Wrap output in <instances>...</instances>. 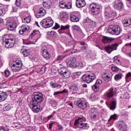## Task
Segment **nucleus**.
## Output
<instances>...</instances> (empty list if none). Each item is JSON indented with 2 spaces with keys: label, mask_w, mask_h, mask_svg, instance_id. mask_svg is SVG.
I'll list each match as a JSON object with an SVG mask.
<instances>
[{
  "label": "nucleus",
  "mask_w": 131,
  "mask_h": 131,
  "mask_svg": "<svg viewBox=\"0 0 131 131\" xmlns=\"http://www.w3.org/2000/svg\"><path fill=\"white\" fill-rule=\"evenodd\" d=\"M112 70L114 71V72H117V71L119 70V69L117 67H112Z\"/></svg>",
  "instance_id": "obj_46"
},
{
  "label": "nucleus",
  "mask_w": 131,
  "mask_h": 131,
  "mask_svg": "<svg viewBox=\"0 0 131 131\" xmlns=\"http://www.w3.org/2000/svg\"><path fill=\"white\" fill-rule=\"evenodd\" d=\"M47 48L46 46H43V47L41 49V51H42V55H43V54H46V53L48 52L47 51Z\"/></svg>",
  "instance_id": "obj_41"
},
{
  "label": "nucleus",
  "mask_w": 131,
  "mask_h": 131,
  "mask_svg": "<svg viewBox=\"0 0 131 131\" xmlns=\"http://www.w3.org/2000/svg\"><path fill=\"white\" fill-rule=\"evenodd\" d=\"M93 114L92 116V118H97V117H99V116L100 115V113L98 112V111H95L93 110Z\"/></svg>",
  "instance_id": "obj_26"
},
{
  "label": "nucleus",
  "mask_w": 131,
  "mask_h": 131,
  "mask_svg": "<svg viewBox=\"0 0 131 131\" xmlns=\"http://www.w3.org/2000/svg\"><path fill=\"white\" fill-rule=\"evenodd\" d=\"M12 11L13 12H17L18 9L14 7H12Z\"/></svg>",
  "instance_id": "obj_61"
},
{
  "label": "nucleus",
  "mask_w": 131,
  "mask_h": 131,
  "mask_svg": "<svg viewBox=\"0 0 131 131\" xmlns=\"http://www.w3.org/2000/svg\"><path fill=\"white\" fill-rule=\"evenodd\" d=\"M21 53H23V55L24 57H27L30 54V53H29V50L28 49H21Z\"/></svg>",
  "instance_id": "obj_25"
},
{
  "label": "nucleus",
  "mask_w": 131,
  "mask_h": 131,
  "mask_svg": "<svg viewBox=\"0 0 131 131\" xmlns=\"http://www.w3.org/2000/svg\"><path fill=\"white\" fill-rule=\"evenodd\" d=\"M122 116H127L128 115V112H126V111H123L122 112Z\"/></svg>",
  "instance_id": "obj_47"
},
{
  "label": "nucleus",
  "mask_w": 131,
  "mask_h": 131,
  "mask_svg": "<svg viewBox=\"0 0 131 131\" xmlns=\"http://www.w3.org/2000/svg\"><path fill=\"white\" fill-rule=\"evenodd\" d=\"M31 103L37 104H41L44 100L43 95L39 92H34L31 96Z\"/></svg>",
  "instance_id": "obj_1"
},
{
  "label": "nucleus",
  "mask_w": 131,
  "mask_h": 131,
  "mask_svg": "<svg viewBox=\"0 0 131 131\" xmlns=\"http://www.w3.org/2000/svg\"><path fill=\"white\" fill-rule=\"evenodd\" d=\"M80 1L82 2V0H77L76 2V6L77 8H81V3H80Z\"/></svg>",
  "instance_id": "obj_36"
},
{
  "label": "nucleus",
  "mask_w": 131,
  "mask_h": 131,
  "mask_svg": "<svg viewBox=\"0 0 131 131\" xmlns=\"http://www.w3.org/2000/svg\"><path fill=\"white\" fill-rule=\"evenodd\" d=\"M21 68H22V64H21L20 62L16 61L12 64L11 70L13 71V72H17V71L21 70Z\"/></svg>",
  "instance_id": "obj_11"
},
{
  "label": "nucleus",
  "mask_w": 131,
  "mask_h": 131,
  "mask_svg": "<svg viewBox=\"0 0 131 131\" xmlns=\"http://www.w3.org/2000/svg\"><path fill=\"white\" fill-rule=\"evenodd\" d=\"M54 24V21L52 18H49L46 19H44L41 22V26L44 28H50L52 27Z\"/></svg>",
  "instance_id": "obj_4"
},
{
  "label": "nucleus",
  "mask_w": 131,
  "mask_h": 131,
  "mask_svg": "<svg viewBox=\"0 0 131 131\" xmlns=\"http://www.w3.org/2000/svg\"><path fill=\"white\" fill-rule=\"evenodd\" d=\"M123 24L124 26H125V27H126L127 26H129V25H131L129 20H127V19L124 20L123 21Z\"/></svg>",
  "instance_id": "obj_33"
},
{
  "label": "nucleus",
  "mask_w": 131,
  "mask_h": 131,
  "mask_svg": "<svg viewBox=\"0 0 131 131\" xmlns=\"http://www.w3.org/2000/svg\"><path fill=\"white\" fill-rule=\"evenodd\" d=\"M118 128L121 131H127V126H126L125 123L122 122L118 124Z\"/></svg>",
  "instance_id": "obj_16"
},
{
  "label": "nucleus",
  "mask_w": 131,
  "mask_h": 131,
  "mask_svg": "<svg viewBox=\"0 0 131 131\" xmlns=\"http://www.w3.org/2000/svg\"><path fill=\"white\" fill-rule=\"evenodd\" d=\"M59 73L63 77V79H67V78L70 77V72L66 70L65 69H60L59 70Z\"/></svg>",
  "instance_id": "obj_8"
},
{
  "label": "nucleus",
  "mask_w": 131,
  "mask_h": 131,
  "mask_svg": "<svg viewBox=\"0 0 131 131\" xmlns=\"http://www.w3.org/2000/svg\"><path fill=\"white\" fill-rule=\"evenodd\" d=\"M75 62H76V58L74 57H69L66 60L68 67H76L74 66Z\"/></svg>",
  "instance_id": "obj_10"
},
{
  "label": "nucleus",
  "mask_w": 131,
  "mask_h": 131,
  "mask_svg": "<svg viewBox=\"0 0 131 131\" xmlns=\"http://www.w3.org/2000/svg\"><path fill=\"white\" fill-rule=\"evenodd\" d=\"M77 106H78L79 107V108H82V101H81V100H79L77 101Z\"/></svg>",
  "instance_id": "obj_39"
},
{
  "label": "nucleus",
  "mask_w": 131,
  "mask_h": 131,
  "mask_svg": "<svg viewBox=\"0 0 131 131\" xmlns=\"http://www.w3.org/2000/svg\"><path fill=\"white\" fill-rule=\"evenodd\" d=\"M58 28H60V25L58 24V23H55V26L53 27V29H58Z\"/></svg>",
  "instance_id": "obj_49"
},
{
  "label": "nucleus",
  "mask_w": 131,
  "mask_h": 131,
  "mask_svg": "<svg viewBox=\"0 0 131 131\" xmlns=\"http://www.w3.org/2000/svg\"><path fill=\"white\" fill-rule=\"evenodd\" d=\"M26 30H27V28L23 29L22 30H21L22 32L21 34L24 33L25 32V31H26Z\"/></svg>",
  "instance_id": "obj_60"
},
{
  "label": "nucleus",
  "mask_w": 131,
  "mask_h": 131,
  "mask_svg": "<svg viewBox=\"0 0 131 131\" xmlns=\"http://www.w3.org/2000/svg\"><path fill=\"white\" fill-rule=\"evenodd\" d=\"M108 33L113 35H119L121 33V29L118 25L111 26L108 28Z\"/></svg>",
  "instance_id": "obj_2"
},
{
  "label": "nucleus",
  "mask_w": 131,
  "mask_h": 131,
  "mask_svg": "<svg viewBox=\"0 0 131 131\" xmlns=\"http://www.w3.org/2000/svg\"><path fill=\"white\" fill-rule=\"evenodd\" d=\"M116 101L114 100L113 101L111 104H110V110L114 111L116 109Z\"/></svg>",
  "instance_id": "obj_23"
},
{
  "label": "nucleus",
  "mask_w": 131,
  "mask_h": 131,
  "mask_svg": "<svg viewBox=\"0 0 131 131\" xmlns=\"http://www.w3.org/2000/svg\"><path fill=\"white\" fill-rule=\"evenodd\" d=\"M36 34H39V32L38 31L34 30L33 33L31 34L30 37L32 38L34 35Z\"/></svg>",
  "instance_id": "obj_38"
},
{
  "label": "nucleus",
  "mask_w": 131,
  "mask_h": 131,
  "mask_svg": "<svg viewBox=\"0 0 131 131\" xmlns=\"http://www.w3.org/2000/svg\"><path fill=\"white\" fill-rule=\"evenodd\" d=\"M15 38H6L3 40V43L5 44V48H13L15 45Z\"/></svg>",
  "instance_id": "obj_6"
},
{
  "label": "nucleus",
  "mask_w": 131,
  "mask_h": 131,
  "mask_svg": "<svg viewBox=\"0 0 131 131\" xmlns=\"http://www.w3.org/2000/svg\"><path fill=\"white\" fill-rule=\"evenodd\" d=\"M82 119V118H79L78 119H76L75 121V123H74V125L75 126H78V127H79L80 129L82 128V127H79V125L82 126V123H80L81 122V120Z\"/></svg>",
  "instance_id": "obj_20"
},
{
  "label": "nucleus",
  "mask_w": 131,
  "mask_h": 131,
  "mask_svg": "<svg viewBox=\"0 0 131 131\" xmlns=\"http://www.w3.org/2000/svg\"><path fill=\"white\" fill-rule=\"evenodd\" d=\"M122 78V74L119 73L115 76V80L116 81H118V80H120L121 78Z\"/></svg>",
  "instance_id": "obj_29"
},
{
  "label": "nucleus",
  "mask_w": 131,
  "mask_h": 131,
  "mask_svg": "<svg viewBox=\"0 0 131 131\" xmlns=\"http://www.w3.org/2000/svg\"><path fill=\"white\" fill-rule=\"evenodd\" d=\"M83 127H85V129L89 128V125H88V123H85L84 124H83Z\"/></svg>",
  "instance_id": "obj_55"
},
{
  "label": "nucleus",
  "mask_w": 131,
  "mask_h": 131,
  "mask_svg": "<svg viewBox=\"0 0 131 131\" xmlns=\"http://www.w3.org/2000/svg\"><path fill=\"white\" fill-rule=\"evenodd\" d=\"M42 5L44 8L49 10L51 9V6H52V2L51 0H43Z\"/></svg>",
  "instance_id": "obj_15"
},
{
  "label": "nucleus",
  "mask_w": 131,
  "mask_h": 131,
  "mask_svg": "<svg viewBox=\"0 0 131 131\" xmlns=\"http://www.w3.org/2000/svg\"><path fill=\"white\" fill-rule=\"evenodd\" d=\"M73 30H79V28L77 26H74L73 27Z\"/></svg>",
  "instance_id": "obj_54"
},
{
  "label": "nucleus",
  "mask_w": 131,
  "mask_h": 131,
  "mask_svg": "<svg viewBox=\"0 0 131 131\" xmlns=\"http://www.w3.org/2000/svg\"><path fill=\"white\" fill-rule=\"evenodd\" d=\"M117 16V13H116V11L113 10L111 13V18L112 17H116Z\"/></svg>",
  "instance_id": "obj_42"
},
{
  "label": "nucleus",
  "mask_w": 131,
  "mask_h": 131,
  "mask_svg": "<svg viewBox=\"0 0 131 131\" xmlns=\"http://www.w3.org/2000/svg\"><path fill=\"white\" fill-rule=\"evenodd\" d=\"M115 63H117V64H118L119 65L121 64V62H120V60H119V59L116 60L115 61H114Z\"/></svg>",
  "instance_id": "obj_62"
},
{
  "label": "nucleus",
  "mask_w": 131,
  "mask_h": 131,
  "mask_svg": "<svg viewBox=\"0 0 131 131\" xmlns=\"http://www.w3.org/2000/svg\"><path fill=\"white\" fill-rule=\"evenodd\" d=\"M59 7L61 9H65L66 8V4H65V3H64V2H63V1H61L60 2H59Z\"/></svg>",
  "instance_id": "obj_35"
},
{
  "label": "nucleus",
  "mask_w": 131,
  "mask_h": 131,
  "mask_svg": "<svg viewBox=\"0 0 131 131\" xmlns=\"http://www.w3.org/2000/svg\"><path fill=\"white\" fill-rule=\"evenodd\" d=\"M91 100H92V101H94V100H95V99H96V96H95V95L92 94V95H91Z\"/></svg>",
  "instance_id": "obj_56"
},
{
  "label": "nucleus",
  "mask_w": 131,
  "mask_h": 131,
  "mask_svg": "<svg viewBox=\"0 0 131 131\" xmlns=\"http://www.w3.org/2000/svg\"><path fill=\"white\" fill-rule=\"evenodd\" d=\"M0 131H9V129L4 126H0Z\"/></svg>",
  "instance_id": "obj_48"
},
{
  "label": "nucleus",
  "mask_w": 131,
  "mask_h": 131,
  "mask_svg": "<svg viewBox=\"0 0 131 131\" xmlns=\"http://www.w3.org/2000/svg\"><path fill=\"white\" fill-rule=\"evenodd\" d=\"M112 119L113 120H116V119H117V114H114L111 115L108 121H110V120H112Z\"/></svg>",
  "instance_id": "obj_32"
},
{
  "label": "nucleus",
  "mask_w": 131,
  "mask_h": 131,
  "mask_svg": "<svg viewBox=\"0 0 131 131\" xmlns=\"http://www.w3.org/2000/svg\"><path fill=\"white\" fill-rule=\"evenodd\" d=\"M15 4L17 7H19V6H20V5L21 4V2L20 1V0H16Z\"/></svg>",
  "instance_id": "obj_53"
},
{
  "label": "nucleus",
  "mask_w": 131,
  "mask_h": 131,
  "mask_svg": "<svg viewBox=\"0 0 131 131\" xmlns=\"http://www.w3.org/2000/svg\"><path fill=\"white\" fill-rule=\"evenodd\" d=\"M70 90L71 92H73L74 93H75V92H77L78 90V88H77V86L75 85H72L70 87Z\"/></svg>",
  "instance_id": "obj_27"
},
{
  "label": "nucleus",
  "mask_w": 131,
  "mask_h": 131,
  "mask_svg": "<svg viewBox=\"0 0 131 131\" xmlns=\"http://www.w3.org/2000/svg\"><path fill=\"white\" fill-rule=\"evenodd\" d=\"M68 91L66 89H64L62 91H60L61 94H64L65 93H67Z\"/></svg>",
  "instance_id": "obj_59"
},
{
  "label": "nucleus",
  "mask_w": 131,
  "mask_h": 131,
  "mask_svg": "<svg viewBox=\"0 0 131 131\" xmlns=\"http://www.w3.org/2000/svg\"><path fill=\"white\" fill-rule=\"evenodd\" d=\"M66 56L65 55H58L56 58V61H62Z\"/></svg>",
  "instance_id": "obj_34"
},
{
  "label": "nucleus",
  "mask_w": 131,
  "mask_h": 131,
  "mask_svg": "<svg viewBox=\"0 0 131 131\" xmlns=\"http://www.w3.org/2000/svg\"><path fill=\"white\" fill-rule=\"evenodd\" d=\"M131 77V73L128 72L126 75V79H128V78H130Z\"/></svg>",
  "instance_id": "obj_52"
},
{
  "label": "nucleus",
  "mask_w": 131,
  "mask_h": 131,
  "mask_svg": "<svg viewBox=\"0 0 131 131\" xmlns=\"http://www.w3.org/2000/svg\"><path fill=\"white\" fill-rule=\"evenodd\" d=\"M69 28V26L66 25V26H61V28L59 30V31L60 30H65L66 29H68Z\"/></svg>",
  "instance_id": "obj_40"
},
{
  "label": "nucleus",
  "mask_w": 131,
  "mask_h": 131,
  "mask_svg": "<svg viewBox=\"0 0 131 131\" xmlns=\"http://www.w3.org/2000/svg\"><path fill=\"white\" fill-rule=\"evenodd\" d=\"M50 85L51 88H58V89H61V85L58 83H54L53 82H50Z\"/></svg>",
  "instance_id": "obj_28"
},
{
  "label": "nucleus",
  "mask_w": 131,
  "mask_h": 131,
  "mask_svg": "<svg viewBox=\"0 0 131 131\" xmlns=\"http://www.w3.org/2000/svg\"><path fill=\"white\" fill-rule=\"evenodd\" d=\"M5 74L6 77H9V76H10V71L6 70L5 71Z\"/></svg>",
  "instance_id": "obj_50"
},
{
  "label": "nucleus",
  "mask_w": 131,
  "mask_h": 131,
  "mask_svg": "<svg viewBox=\"0 0 131 131\" xmlns=\"http://www.w3.org/2000/svg\"><path fill=\"white\" fill-rule=\"evenodd\" d=\"M42 56L46 59H50L51 55L49 54V52H46V53H43Z\"/></svg>",
  "instance_id": "obj_37"
},
{
  "label": "nucleus",
  "mask_w": 131,
  "mask_h": 131,
  "mask_svg": "<svg viewBox=\"0 0 131 131\" xmlns=\"http://www.w3.org/2000/svg\"><path fill=\"white\" fill-rule=\"evenodd\" d=\"M17 28L16 26V24L15 23L12 22L10 23L9 27L8 28V30L10 31H13L15 28Z\"/></svg>",
  "instance_id": "obj_22"
},
{
  "label": "nucleus",
  "mask_w": 131,
  "mask_h": 131,
  "mask_svg": "<svg viewBox=\"0 0 131 131\" xmlns=\"http://www.w3.org/2000/svg\"><path fill=\"white\" fill-rule=\"evenodd\" d=\"M3 14V7L2 6H0V16H2Z\"/></svg>",
  "instance_id": "obj_57"
},
{
  "label": "nucleus",
  "mask_w": 131,
  "mask_h": 131,
  "mask_svg": "<svg viewBox=\"0 0 131 131\" xmlns=\"http://www.w3.org/2000/svg\"><path fill=\"white\" fill-rule=\"evenodd\" d=\"M101 83H102V80L101 79H98L97 80L95 84L98 86H100V85H101Z\"/></svg>",
  "instance_id": "obj_45"
},
{
  "label": "nucleus",
  "mask_w": 131,
  "mask_h": 131,
  "mask_svg": "<svg viewBox=\"0 0 131 131\" xmlns=\"http://www.w3.org/2000/svg\"><path fill=\"white\" fill-rule=\"evenodd\" d=\"M47 14V11L43 8H40L38 11L36 13V18H41V17H43Z\"/></svg>",
  "instance_id": "obj_12"
},
{
  "label": "nucleus",
  "mask_w": 131,
  "mask_h": 131,
  "mask_svg": "<svg viewBox=\"0 0 131 131\" xmlns=\"http://www.w3.org/2000/svg\"><path fill=\"white\" fill-rule=\"evenodd\" d=\"M32 108V110L33 112H34L35 113H38V112H39L40 111V108L39 105L40 104L39 103H36L35 102H31Z\"/></svg>",
  "instance_id": "obj_13"
},
{
  "label": "nucleus",
  "mask_w": 131,
  "mask_h": 131,
  "mask_svg": "<svg viewBox=\"0 0 131 131\" xmlns=\"http://www.w3.org/2000/svg\"><path fill=\"white\" fill-rule=\"evenodd\" d=\"M83 108L82 110L85 109L88 107V103L86 102H83Z\"/></svg>",
  "instance_id": "obj_51"
},
{
  "label": "nucleus",
  "mask_w": 131,
  "mask_h": 131,
  "mask_svg": "<svg viewBox=\"0 0 131 131\" xmlns=\"http://www.w3.org/2000/svg\"><path fill=\"white\" fill-rule=\"evenodd\" d=\"M83 23H87L88 25H90L91 27H95V25H96V23L90 19L89 17H86V18L83 19Z\"/></svg>",
  "instance_id": "obj_14"
},
{
  "label": "nucleus",
  "mask_w": 131,
  "mask_h": 131,
  "mask_svg": "<svg viewBox=\"0 0 131 131\" xmlns=\"http://www.w3.org/2000/svg\"><path fill=\"white\" fill-rule=\"evenodd\" d=\"M7 97L8 94H7L6 93L2 92L1 93H0V102L5 101Z\"/></svg>",
  "instance_id": "obj_21"
},
{
  "label": "nucleus",
  "mask_w": 131,
  "mask_h": 131,
  "mask_svg": "<svg viewBox=\"0 0 131 131\" xmlns=\"http://www.w3.org/2000/svg\"><path fill=\"white\" fill-rule=\"evenodd\" d=\"M90 7L93 15H98L100 12V8L97 4L92 3L90 5Z\"/></svg>",
  "instance_id": "obj_9"
},
{
  "label": "nucleus",
  "mask_w": 131,
  "mask_h": 131,
  "mask_svg": "<svg viewBox=\"0 0 131 131\" xmlns=\"http://www.w3.org/2000/svg\"><path fill=\"white\" fill-rule=\"evenodd\" d=\"M70 20L72 22H78L79 19L77 16H76L74 14H71L70 15Z\"/></svg>",
  "instance_id": "obj_24"
},
{
  "label": "nucleus",
  "mask_w": 131,
  "mask_h": 131,
  "mask_svg": "<svg viewBox=\"0 0 131 131\" xmlns=\"http://www.w3.org/2000/svg\"><path fill=\"white\" fill-rule=\"evenodd\" d=\"M99 88H100L99 86H98V85L95 84L92 86V90L94 91V92H95V93H97V92L99 91Z\"/></svg>",
  "instance_id": "obj_31"
},
{
  "label": "nucleus",
  "mask_w": 131,
  "mask_h": 131,
  "mask_svg": "<svg viewBox=\"0 0 131 131\" xmlns=\"http://www.w3.org/2000/svg\"><path fill=\"white\" fill-rule=\"evenodd\" d=\"M111 8L110 7L105 8L104 14L107 18H111Z\"/></svg>",
  "instance_id": "obj_18"
},
{
  "label": "nucleus",
  "mask_w": 131,
  "mask_h": 131,
  "mask_svg": "<svg viewBox=\"0 0 131 131\" xmlns=\"http://www.w3.org/2000/svg\"><path fill=\"white\" fill-rule=\"evenodd\" d=\"M119 46V44H118V43H115L112 45H107L104 48V50L107 54H110L112 53L113 51H116V50H117V47Z\"/></svg>",
  "instance_id": "obj_5"
},
{
  "label": "nucleus",
  "mask_w": 131,
  "mask_h": 131,
  "mask_svg": "<svg viewBox=\"0 0 131 131\" xmlns=\"http://www.w3.org/2000/svg\"><path fill=\"white\" fill-rule=\"evenodd\" d=\"M95 79H96V76L94 74H89L86 73L82 76V81L83 82L91 83V82H93Z\"/></svg>",
  "instance_id": "obj_3"
},
{
  "label": "nucleus",
  "mask_w": 131,
  "mask_h": 131,
  "mask_svg": "<svg viewBox=\"0 0 131 131\" xmlns=\"http://www.w3.org/2000/svg\"><path fill=\"white\" fill-rule=\"evenodd\" d=\"M112 40H113V38H111L107 36H103L102 39V41L104 43H109L111 42Z\"/></svg>",
  "instance_id": "obj_19"
},
{
  "label": "nucleus",
  "mask_w": 131,
  "mask_h": 131,
  "mask_svg": "<svg viewBox=\"0 0 131 131\" xmlns=\"http://www.w3.org/2000/svg\"><path fill=\"white\" fill-rule=\"evenodd\" d=\"M115 94H116V92L113 88H111L108 92H106L104 94V97L106 100H109V99H111L113 97L115 96Z\"/></svg>",
  "instance_id": "obj_7"
},
{
  "label": "nucleus",
  "mask_w": 131,
  "mask_h": 131,
  "mask_svg": "<svg viewBox=\"0 0 131 131\" xmlns=\"http://www.w3.org/2000/svg\"><path fill=\"white\" fill-rule=\"evenodd\" d=\"M3 110H4V111H10V110H11V106H10V105L6 106L3 108Z\"/></svg>",
  "instance_id": "obj_44"
},
{
  "label": "nucleus",
  "mask_w": 131,
  "mask_h": 131,
  "mask_svg": "<svg viewBox=\"0 0 131 131\" xmlns=\"http://www.w3.org/2000/svg\"><path fill=\"white\" fill-rule=\"evenodd\" d=\"M43 71V72H46V67H42L40 70V72Z\"/></svg>",
  "instance_id": "obj_64"
},
{
  "label": "nucleus",
  "mask_w": 131,
  "mask_h": 131,
  "mask_svg": "<svg viewBox=\"0 0 131 131\" xmlns=\"http://www.w3.org/2000/svg\"><path fill=\"white\" fill-rule=\"evenodd\" d=\"M114 8H115L116 10L122 11V10H123V3L122 2H119L118 4H115L114 5Z\"/></svg>",
  "instance_id": "obj_17"
},
{
  "label": "nucleus",
  "mask_w": 131,
  "mask_h": 131,
  "mask_svg": "<svg viewBox=\"0 0 131 131\" xmlns=\"http://www.w3.org/2000/svg\"><path fill=\"white\" fill-rule=\"evenodd\" d=\"M102 77L104 81H106V82L110 81V80L112 79L111 77L109 76L108 75L103 76Z\"/></svg>",
  "instance_id": "obj_30"
},
{
  "label": "nucleus",
  "mask_w": 131,
  "mask_h": 131,
  "mask_svg": "<svg viewBox=\"0 0 131 131\" xmlns=\"http://www.w3.org/2000/svg\"><path fill=\"white\" fill-rule=\"evenodd\" d=\"M54 123H50L49 124V128L50 129H52V127L53 126V124H54Z\"/></svg>",
  "instance_id": "obj_63"
},
{
  "label": "nucleus",
  "mask_w": 131,
  "mask_h": 131,
  "mask_svg": "<svg viewBox=\"0 0 131 131\" xmlns=\"http://www.w3.org/2000/svg\"><path fill=\"white\" fill-rule=\"evenodd\" d=\"M59 94H61V91H58V92H54V96H57V95H59Z\"/></svg>",
  "instance_id": "obj_58"
},
{
  "label": "nucleus",
  "mask_w": 131,
  "mask_h": 131,
  "mask_svg": "<svg viewBox=\"0 0 131 131\" xmlns=\"http://www.w3.org/2000/svg\"><path fill=\"white\" fill-rule=\"evenodd\" d=\"M72 8V4L71 3L69 2L67 4H66V9H71Z\"/></svg>",
  "instance_id": "obj_43"
}]
</instances>
